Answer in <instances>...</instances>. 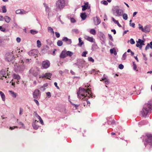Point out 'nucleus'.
Returning <instances> with one entry per match:
<instances>
[{
  "label": "nucleus",
  "mask_w": 152,
  "mask_h": 152,
  "mask_svg": "<svg viewBox=\"0 0 152 152\" xmlns=\"http://www.w3.org/2000/svg\"><path fill=\"white\" fill-rule=\"evenodd\" d=\"M152 110V99L149 100L147 103L145 104L142 110L141 111L143 117H146L147 115Z\"/></svg>",
  "instance_id": "1"
},
{
  "label": "nucleus",
  "mask_w": 152,
  "mask_h": 152,
  "mask_svg": "<svg viewBox=\"0 0 152 152\" xmlns=\"http://www.w3.org/2000/svg\"><path fill=\"white\" fill-rule=\"evenodd\" d=\"M89 89L86 90L84 88H80L79 91L77 92L78 96L80 99H83V100H87L88 99L87 96V94H89V93L88 92Z\"/></svg>",
  "instance_id": "2"
},
{
  "label": "nucleus",
  "mask_w": 152,
  "mask_h": 152,
  "mask_svg": "<svg viewBox=\"0 0 152 152\" xmlns=\"http://www.w3.org/2000/svg\"><path fill=\"white\" fill-rule=\"evenodd\" d=\"M21 61L14 65V69L16 72L23 71L25 69V66L23 64L24 62L23 60Z\"/></svg>",
  "instance_id": "3"
},
{
  "label": "nucleus",
  "mask_w": 152,
  "mask_h": 152,
  "mask_svg": "<svg viewBox=\"0 0 152 152\" xmlns=\"http://www.w3.org/2000/svg\"><path fill=\"white\" fill-rule=\"evenodd\" d=\"M113 14L116 17L121 16L124 12L123 10L119 9L118 6H115L112 9Z\"/></svg>",
  "instance_id": "4"
},
{
  "label": "nucleus",
  "mask_w": 152,
  "mask_h": 152,
  "mask_svg": "<svg viewBox=\"0 0 152 152\" xmlns=\"http://www.w3.org/2000/svg\"><path fill=\"white\" fill-rule=\"evenodd\" d=\"M13 51L8 52L7 53L5 56V60L8 61L10 62L12 61L14 58V54L13 53Z\"/></svg>",
  "instance_id": "5"
},
{
  "label": "nucleus",
  "mask_w": 152,
  "mask_h": 152,
  "mask_svg": "<svg viewBox=\"0 0 152 152\" xmlns=\"http://www.w3.org/2000/svg\"><path fill=\"white\" fill-rule=\"evenodd\" d=\"M56 10L60 9L61 10L65 6L64 0H59L57 1L56 3Z\"/></svg>",
  "instance_id": "6"
},
{
  "label": "nucleus",
  "mask_w": 152,
  "mask_h": 152,
  "mask_svg": "<svg viewBox=\"0 0 152 152\" xmlns=\"http://www.w3.org/2000/svg\"><path fill=\"white\" fill-rule=\"evenodd\" d=\"M41 94L38 89L35 90L33 93V97L34 99H38L40 97Z\"/></svg>",
  "instance_id": "7"
},
{
  "label": "nucleus",
  "mask_w": 152,
  "mask_h": 152,
  "mask_svg": "<svg viewBox=\"0 0 152 152\" xmlns=\"http://www.w3.org/2000/svg\"><path fill=\"white\" fill-rule=\"evenodd\" d=\"M147 136V139L145 140L144 142L145 145L148 143H152V135L150 134H148Z\"/></svg>",
  "instance_id": "8"
},
{
  "label": "nucleus",
  "mask_w": 152,
  "mask_h": 152,
  "mask_svg": "<svg viewBox=\"0 0 152 152\" xmlns=\"http://www.w3.org/2000/svg\"><path fill=\"white\" fill-rule=\"evenodd\" d=\"M38 53V51L37 50L33 49L29 51L28 54L30 56H34L37 55Z\"/></svg>",
  "instance_id": "9"
},
{
  "label": "nucleus",
  "mask_w": 152,
  "mask_h": 152,
  "mask_svg": "<svg viewBox=\"0 0 152 152\" xmlns=\"http://www.w3.org/2000/svg\"><path fill=\"white\" fill-rule=\"evenodd\" d=\"M50 62L48 60L44 61L42 63V67L44 69H47L50 66Z\"/></svg>",
  "instance_id": "10"
},
{
  "label": "nucleus",
  "mask_w": 152,
  "mask_h": 152,
  "mask_svg": "<svg viewBox=\"0 0 152 152\" xmlns=\"http://www.w3.org/2000/svg\"><path fill=\"white\" fill-rule=\"evenodd\" d=\"M8 70H2L0 72L1 77H4L6 78H7V75H8V73L7 72Z\"/></svg>",
  "instance_id": "11"
},
{
  "label": "nucleus",
  "mask_w": 152,
  "mask_h": 152,
  "mask_svg": "<svg viewBox=\"0 0 152 152\" xmlns=\"http://www.w3.org/2000/svg\"><path fill=\"white\" fill-rule=\"evenodd\" d=\"M84 38L86 40L91 42H95V39L92 37H90L87 35H85L84 36Z\"/></svg>",
  "instance_id": "12"
},
{
  "label": "nucleus",
  "mask_w": 152,
  "mask_h": 152,
  "mask_svg": "<svg viewBox=\"0 0 152 152\" xmlns=\"http://www.w3.org/2000/svg\"><path fill=\"white\" fill-rule=\"evenodd\" d=\"M84 61L81 59H78L77 60V62L76 63V65L79 66H83V64H84Z\"/></svg>",
  "instance_id": "13"
},
{
  "label": "nucleus",
  "mask_w": 152,
  "mask_h": 152,
  "mask_svg": "<svg viewBox=\"0 0 152 152\" xmlns=\"http://www.w3.org/2000/svg\"><path fill=\"white\" fill-rule=\"evenodd\" d=\"M38 122V121H37L36 120H33L32 123V126L34 129H38L39 126L36 124Z\"/></svg>",
  "instance_id": "14"
},
{
  "label": "nucleus",
  "mask_w": 152,
  "mask_h": 152,
  "mask_svg": "<svg viewBox=\"0 0 152 152\" xmlns=\"http://www.w3.org/2000/svg\"><path fill=\"white\" fill-rule=\"evenodd\" d=\"M62 40L66 42L67 44L69 45L72 43V40L70 39H68L67 37H64Z\"/></svg>",
  "instance_id": "15"
},
{
  "label": "nucleus",
  "mask_w": 152,
  "mask_h": 152,
  "mask_svg": "<svg viewBox=\"0 0 152 152\" xmlns=\"http://www.w3.org/2000/svg\"><path fill=\"white\" fill-rule=\"evenodd\" d=\"M151 26L150 25H147L144 27V31L145 33L149 32L151 31Z\"/></svg>",
  "instance_id": "16"
},
{
  "label": "nucleus",
  "mask_w": 152,
  "mask_h": 152,
  "mask_svg": "<svg viewBox=\"0 0 152 152\" xmlns=\"http://www.w3.org/2000/svg\"><path fill=\"white\" fill-rule=\"evenodd\" d=\"M27 12H28L26 11H24L23 10L22 11L20 9L16 11V13L17 14H26Z\"/></svg>",
  "instance_id": "17"
},
{
  "label": "nucleus",
  "mask_w": 152,
  "mask_h": 152,
  "mask_svg": "<svg viewBox=\"0 0 152 152\" xmlns=\"http://www.w3.org/2000/svg\"><path fill=\"white\" fill-rule=\"evenodd\" d=\"M67 56V54L66 53V51H63L61 53L60 57L61 58H64Z\"/></svg>",
  "instance_id": "18"
},
{
  "label": "nucleus",
  "mask_w": 152,
  "mask_h": 152,
  "mask_svg": "<svg viewBox=\"0 0 152 152\" xmlns=\"http://www.w3.org/2000/svg\"><path fill=\"white\" fill-rule=\"evenodd\" d=\"M43 5L44 7H45L46 12L47 13H49L50 11V8L49 7L48 5L45 3H44L43 4Z\"/></svg>",
  "instance_id": "19"
},
{
  "label": "nucleus",
  "mask_w": 152,
  "mask_h": 152,
  "mask_svg": "<svg viewBox=\"0 0 152 152\" xmlns=\"http://www.w3.org/2000/svg\"><path fill=\"white\" fill-rule=\"evenodd\" d=\"M29 73L32 74L34 76H36L38 75V73L34 72V70L33 68L31 69L29 71Z\"/></svg>",
  "instance_id": "20"
},
{
  "label": "nucleus",
  "mask_w": 152,
  "mask_h": 152,
  "mask_svg": "<svg viewBox=\"0 0 152 152\" xmlns=\"http://www.w3.org/2000/svg\"><path fill=\"white\" fill-rule=\"evenodd\" d=\"M94 22L95 25H98L101 23L100 20L97 17L94 19Z\"/></svg>",
  "instance_id": "21"
},
{
  "label": "nucleus",
  "mask_w": 152,
  "mask_h": 152,
  "mask_svg": "<svg viewBox=\"0 0 152 152\" xmlns=\"http://www.w3.org/2000/svg\"><path fill=\"white\" fill-rule=\"evenodd\" d=\"M88 2L85 3V5L82 6V10L83 11L85 10L88 8Z\"/></svg>",
  "instance_id": "22"
},
{
  "label": "nucleus",
  "mask_w": 152,
  "mask_h": 152,
  "mask_svg": "<svg viewBox=\"0 0 152 152\" xmlns=\"http://www.w3.org/2000/svg\"><path fill=\"white\" fill-rule=\"evenodd\" d=\"M52 75V74L51 73H46L45 74L43 75V76H42V77H46L47 79H50L49 78V77H51V76Z\"/></svg>",
  "instance_id": "23"
},
{
  "label": "nucleus",
  "mask_w": 152,
  "mask_h": 152,
  "mask_svg": "<svg viewBox=\"0 0 152 152\" xmlns=\"http://www.w3.org/2000/svg\"><path fill=\"white\" fill-rule=\"evenodd\" d=\"M80 16L83 20H85L86 18V15L85 12L82 13L80 14Z\"/></svg>",
  "instance_id": "24"
},
{
  "label": "nucleus",
  "mask_w": 152,
  "mask_h": 152,
  "mask_svg": "<svg viewBox=\"0 0 152 152\" xmlns=\"http://www.w3.org/2000/svg\"><path fill=\"white\" fill-rule=\"evenodd\" d=\"M149 48L151 49H152V41L150 42V43H148L147 45L146 46L145 49V50H147Z\"/></svg>",
  "instance_id": "25"
},
{
  "label": "nucleus",
  "mask_w": 152,
  "mask_h": 152,
  "mask_svg": "<svg viewBox=\"0 0 152 152\" xmlns=\"http://www.w3.org/2000/svg\"><path fill=\"white\" fill-rule=\"evenodd\" d=\"M0 95L3 101H4L5 100V96L4 94L0 91Z\"/></svg>",
  "instance_id": "26"
},
{
  "label": "nucleus",
  "mask_w": 152,
  "mask_h": 152,
  "mask_svg": "<svg viewBox=\"0 0 152 152\" xmlns=\"http://www.w3.org/2000/svg\"><path fill=\"white\" fill-rule=\"evenodd\" d=\"M9 92L10 93L12 97L14 98H15L16 97L17 95V93L12 91H9Z\"/></svg>",
  "instance_id": "27"
},
{
  "label": "nucleus",
  "mask_w": 152,
  "mask_h": 152,
  "mask_svg": "<svg viewBox=\"0 0 152 152\" xmlns=\"http://www.w3.org/2000/svg\"><path fill=\"white\" fill-rule=\"evenodd\" d=\"M101 81H104L105 83L106 84H109V82L107 78L105 77H103L100 80Z\"/></svg>",
  "instance_id": "28"
},
{
  "label": "nucleus",
  "mask_w": 152,
  "mask_h": 152,
  "mask_svg": "<svg viewBox=\"0 0 152 152\" xmlns=\"http://www.w3.org/2000/svg\"><path fill=\"white\" fill-rule=\"evenodd\" d=\"M4 19L5 20V21L7 23H9L11 19L10 18L7 16H4Z\"/></svg>",
  "instance_id": "29"
},
{
  "label": "nucleus",
  "mask_w": 152,
  "mask_h": 152,
  "mask_svg": "<svg viewBox=\"0 0 152 152\" xmlns=\"http://www.w3.org/2000/svg\"><path fill=\"white\" fill-rule=\"evenodd\" d=\"M13 77L15 79H16L18 80H20V76L18 75L14 74L13 75Z\"/></svg>",
  "instance_id": "30"
},
{
  "label": "nucleus",
  "mask_w": 152,
  "mask_h": 152,
  "mask_svg": "<svg viewBox=\"0 0 152 152\" xmlns=\"http://www.w3.org/2000/svg\"><path fill=\"white\" fill-rule=\"evenodd\" d=\"M136 42L137 43H139L140 45H145L144 41L140 39H138V41H136Z\"/></svg>",
  "instance_id": "31"
},
{
  "label": "nucleus",
  "mask_w": 152,
  "mask_h": 152,
  "mask_svg": "<svg viewBox=\"0 0 152 152\" xmlns=\"http://www.w3.org/2000/svg\"><path fill=\"white\" fill-rule=\"evenodd\" d=\"M90 33L93 35H95L96 34V30L94 29H91L89 31Z\"/></svg>",
  "instance_id": "32"
},
{
  "label": "nucleus",
  "mask_w": 152,
  "mask_h": 152,
  "mask_svg": "<svg viewBox=\"0 0 152 152\" xmlns=\"http://www.w3.org/2000/svg\"><path fill=\"white\" fill-rule=\"evenodd\" d=\"M79 40V43L78 44V45L81 47L82 45L84 44V42L82 41L80 38H79L78 39Z\"/></svg>",
  "instance_id": "33"
},
{
  "label": "nucleus",
  "mask_w": 152,
  "mask_h": 152,
  "mask_svg": "<svg viewBox=\"0 0 152 152\" xmlns=\"http://www.w3.org/2000/svg\"><path fill=\"white\" fill-rule=\"evenodd\" d=\"M48 31L53 34H54V32L53 30V28L50 27H48Z\"/></svg>",
  "instance_id": "34"
},
{
  "label": "nucleus",
  "mask_w": 152,
  "mask_h": 152,
  "mask_svg": "<svg viewBox=\"0 0 152 152\" xmlns=\"http://www.w3.org/2000/svg\"><path fill=\"white\" fill-rule=\"evenodd\" d=\"M98 48V46L96 45H93L91 47V50L92 51H94Z\"/></svg>",
  "instance_id": "35"
},
{
  "label": "nucleus",
  "mask_w": 152,
  "mask_h": 152,
  "mask_svg": "<svg viewBox=\"0 0 152 152\" xmlns=\"http://www.w3.org/2000/svg\"><path fill=\"white\" fill-rule=\"evenodd\" d=\"M122 17L125 20H127L128 19V15L126 13H124L122 14Z\"/></svg>",
  "instance_id": "36"
},
{
  "label": "nucleus",
  "mask_w": 152,
  "mask_h": 152,
  "mask_svg": "<svg viewBox=\"0 0 152 152\" xmlns=\"http://www.w3.org/2000/svg\"><path fill=\"white\" fill-rule=\"evenodd\" d=\"M2 12L3 13H5L7 12V9L6 6H3L2 7Z\"/></svg>",
  "instance_id": "37"
},
{
  "label": "nucleus",
  "mask_w": 152,
  "mask_h": 152,
  "mask_svg": "<svg viewBox=\"0 0 152 152\" xmlns=\"http://www.w3.org/2000/svg\"><path fill=\"white\" fill-rule=\"evenodd\" d=\"M66 53L67 56H71L73 55V53L72 52L69 51H66Z\"/></svg>",
  "instance_id": "38"
},
{
  "label": "nucleus",
  "mask_w": 152,
  "mask_h": 152,
  "mask_svg": "<svg viewBox=\"0 0 152 152\" xmlns=\"http://www.w3.org/2000/svg\"><path fill=\"white\" fill-rule=\"evenodd\" d=\"M63 44V42L62 41L58 40L57 42V45L58 46H61Z\"/></svg>",
  "instance_id": "39"
},
{
  "label": "nucleus",
  "mask_w": 152,
  "mask_h": 152,
  "mask_svg": "<svg viewBox=\"0 0 152 152\" xmlns=\"http://www.w3.org/2000/svg\"><path fill=\"white\" fill-rule=\"evenodd\" d=\"M30 32L31 33L33 34H36L38 33L37 31L33 29L31 30H30Z\"/></svg>",
  "instance_id": "40"
},
{
  "label": "nucleus",
  "mask_w": 152,
  "mask_h": 152,
  "mask_svg": "<svg viewBox=\"0 0 152 152\" xmlns=\"http://www.w3.org/2000/svg\"><path fill=\"white\" fill-rule=\"evenodd\" d=\"M37 47L40 48L41 45V42L39 40H37Z\"/></svg>",
  "instance_id": "41"
},
{
  "label": "nucleus",
  "mask_w": 152,
  "mask_h": 152,
  "mask_svg": "<svg viewBox=\"0 0 152 152\" xmlns=\"http://www.w3.org/2000/svg\"><path fill=\"white\" fill-rule=\"evenodd\" d=\"M126 58V52H125L123 55L122 59V60H125Z\"/></svg>",
  "instance_id": "42"
},
{
  "label": "nucleus",
  "mask_w": 152,
  "mask_h": 152,
  "mask_svg": "<svg viewBox=\"0 0 152 152\" xmlns=\"http://www.w3.org/2000/svg\"><path fill=\"white\" fill-rule=\"evenodd\" d=\"M111 19L115 24H117L119 23L118 21V20H115L114 18L112 17Z\"/></svg>",
  "instance_id": "43"
},
{
  "label": "nucleus",
  "mask_w": 152,
  "mask_h": 152,
  "mask_svg": "<svg viewBox=\"0 0 152 152\" xmlns=\"http://www.w3.org/2000/svg\"><path fill=\"white\" fill-rule=\"evenodd\" d=\"M101 3L102 4H103L104 5H107L108 4V3L105 0H104L103 1H101Z\"/></svg>",
  "instance_id": "44"
},
{
  "label": "nucleus",
  "mask_w": 152,
  "mask_h": 152,
  "mask_svg": "<svg viewBox=\"0 0 152 152\" xmlns=\"http://www.w3.org/2000/svg\"><path fill=\"white\" fill-rule=\"evenodd\" d=\"M88 60L90 61H91L93 63L94 62V60L91 57H89L88 58Z\"/></svg>",
  "instance_id": "45"
},
{
  "label": "nucleus",
  "mask_w": 152,
  "mask_h": 152,
  "mask_svg": "<svg viewBox=\"0 0 152 152\" xmlns=\"http://www.w3.org/2000/svg\"><path fill=\"white\" fill-rule=\"evenodd\" d=\"M130 43L131 44H132V45L134 44H135V42L133 39L131 38L130 39Z\"/></svg>",
  "instance_id": "46"
},
{
  "label": "nucleus",
  "mask_w": 152,
  "mask_h": 152,
  "mask_svg": "<svg viewBox=\"0 0 152 152\" xmlns=\"http://www.w3.org/2000/svg\"><path fill=\"white\" fill-rule=\"evenodd\" d=\"M87 53V51H84L83 52L82 54V56L83 57H86V55Z\"/></svg>",
  "instance_id": "47"
},
{
  "label": "nucleus",
  "mask_w": 152,
  "mask_h": 152,
  "mask_svg": "<svg viewBox=\"0 0 152 152\" xmlns=\"http://www.w3.org/2000/svg\"><path fill=\"white\" fill-rule=\"evenodd\" d=\"M72 31L76 34H78L79 32V31L77 29H73L72 30Z\"/></svg>",
  "instance_id": "48"
},
{
  "label": "nucleus",
  "mask_w": 152,
  "mask_h": 152,
  "mask_svg": "<svg viewBox=\"0 0 152 152\" xmlns=\"http://www.w3.org/2000/svg\"><path fill=\"white\" fill-rule=\"evenodd\" d=\"M55 34L57 38L59 37H60V34L59 33L56 32H55Z\"/></svg>",
  "instance_id": "49"
},
{
  "label": "nucleus",
  "mask_w": 152,
  "mask_h": 152,
  "mask_svg": "<svg viewBox=\"0 0 152 152\" xmlns=\"http://www.w3.org/2000/svg\"><path fill=\"white\" fill-rule=\"evenodd\" d=\"M0 30L3 32L5 31V28H3L1 26H0Z\"/></svg>",
  "instance_id": "50"
},
{
  "label": "nucleus",
  "mask_w": 152,
  "mask_h": 152,
  "mask_svg": "<svg viewBox=\"0 0 152 152\" xmlns=\"http://www.w3.org/2000/svg\"><path fill=\"white\" fill-rule=\"evenodd\" d=\"M124 67V66L122 64H120L119 65L118 68L120 69H123Z\"/></svg>",
  "instance_id": "51"
},
{
  "label": "nucleus",
  "mask_w": 152,
  "mask_h": 152,
  "mask_svg": "<svg viewBox=\"0 0 152 152\" xmlns=\"http://www.w3.org/2000/svg\"><path fill=\"white\" fill-rule=\"evenodd\" d=\"M46 95L48 98H50L51 96V94L50 92H48L46 93Z\"/></svg>",
  "instance_id": "52"
},
{
  "label": "nucleus",
  "mask_w": 152,
  "mask_h": 152,
  "mask_svg": "<svg viewBox=\"0 0 152 152\" xmlns=\"http://www.w3.org/2000/svg\"><path fill=\"white\" fill-rule=\"evenodd\" d=\"M36 99H34V102L36 103V104H37V105H39V103L38 101Z\"/></svg>",
  "instance_id": "53"
},
{
  "label": "nucleus",
  "mask_w": 152,
  "mask_h": 152,
  "mask_svg": "<svg viewBox=\"0 0 152 152\" xmlns=\"http://www.w3.org/2000/svg\"><path fill=\"white\" fill-rule=\"evenodd\" d=\"M133 66L134 69L135 70L137 69V66L134 62L133 63Z\"/></svg>",
  "instance_id": "54"
},
{
  "label": "nucleus",
  "mask_w": 152,
  "mask_h": 152,
  "mask_svg": "<svg viewBox=\"0 0 152 152\" xmlns=\"http://www.w3.org/2000/svg\"><path fill=\"white\" fill-rule=\"evenodd\" d=\"M70 20L71 21L72 23H75L76 21L75 19L73 18H70Z\"/></svg>",
  "instance_id": "55"
},
{
  "label": "nucleus",
  "mask_w": 152,
  "mask_h": 152,
  "mask_svg": "<svg viewBox=\"0 0 152 152\" xmlns=\"http://www.w3.org/2000/svg\"><path fill=\"white\" fill-rule=\"evenodd\" d=\"M16 40L18 43H19L21 41L20 38L19 37H17Z\"/></svg>",
  "instance_id": "56"
},
{
  "label": "nucleus",
  "mask_w": 152,
  "mask_h": 152,
  "mask_svg": "<svg viewBox=\"0 0 152 152\" xmlns=\"http://www.w3.org/2000/svg\"><path fill=\"white\" fill-rule=\"evenodd\" d=\"M35 116L37 118L39 119L40 118H41V117L37 113H36L35 114Z\"/></svg>",
  "instance_id": "57"
},
{
  "label": "nucleus",
  "mask_w": 152,
  "mask_h": 152,
  "mask_svg": "<svg viewBox=\"0 0 152 152\" xmlns=\"http://www.w3.org/2000/svg\"><path fill=\"white\" fill-rule=\"evenodd\" d=\"M108 36L110 39L112 41H113V39L112 37V36L110 34H108Z\"/></svg>",
  "instance_id": "58"
},
{
  "label": "nucleus",
  "mask_w": 152,
  "mask_h": 152,
  "mask_svg": "<svg viewBox=\"0 0 152 152\" xmlns=\"http://www.w3.org/2000/svg\"><path fill=\"white\" fill-rule=\"evenodd\" d=\"M39 120V121L40 123L41 124H42V125H44V123H43V121L42 120V119L41 118H40Z\"/></svg>",
  "instance_id": "59"
},
{
  "label": "nucleus",
  "mask_w": 152,
  "mask_h": 152,
  "mask_svg": "<svg viewBox=\"0 0 152 152\" xmlns=\"http://www.w3.org/2000/svg\"><path fill=\"white\" fill-rule=\"evenodd\" d=\"M139 29H141L142 31L144 32V28H143V26H142V27H139Z\"/></svg>",
  "instance_id": "60"
},
{
  "label": "nucleus",
  "mask_w": 152,
  "mask_h": 152,
  "mask_svg": "<svg viewBox=\"0 0 152 152\" xmlns=\"http://www.w3.org/2000/svg\"><path fill=\"white\" fill-rule=\"evenodd\" d=\"M142 55L143 56V58H144V60L145 61H146L147 60V58L145 56V54H144V53H142Z\"/></svg>",
  "instance_id": "61"
},
{
  "label": "nucleus",
  "mask_w": 152,
  "mask_h": 152,
  "mask_svg": "<svg viewBox=\"0 0 152 152\" xmlns=\"http://www.w3.org/2000/svg\"><path fill=\"white\" fill-rule=\"evenodd\" d=\"M130 26L133 27V28L135 27V24L134 23H129Z\"/></svg>",
  "instance_id": "62"
},
{
  "label": "nucleus",
  "mask_w": 152,
  "mask_h": 152,
  "mask_svg": "<svg viewBox=\"0 0 152 152\" xmlns=\"http://www.w3.org/2000/svg\"><path fill=\"white\" fill-rule=\"evenodd\" d=\"M23 110L22 108H20V111H19V114L20 115H21L23 112Z\"/></svg>",
  "instance_id": "63"
},
{
  "label": "nucleus",
  "mask_w": 152,
  "mask_h": 152,
  "mask_svg": "<svg viewBox=\"0 0 152 152\" xmlns=\"http://www.w3.org/2000/svg\"><path fill=\"white\" fill-rule=\"evenodd\" d=\"M145 124L144 121H142L139 123V124L141 125H143Z\"/></svg>",
  "instance_id": "64"
}]
</instances>
